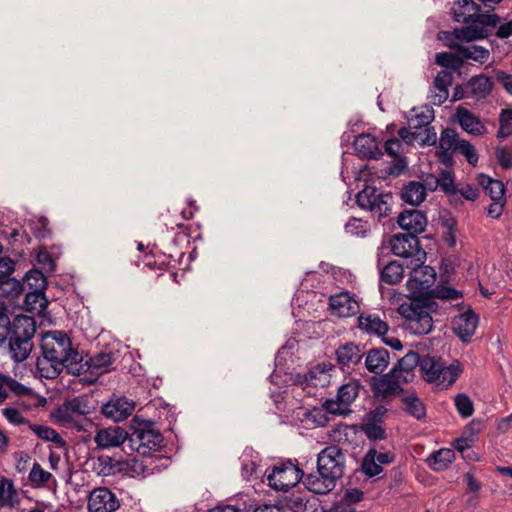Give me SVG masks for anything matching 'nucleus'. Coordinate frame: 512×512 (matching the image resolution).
I'll return each instance as SVG.
<instances>
[{
	"instance_id": "obj_1",
	"label": "nucleus",
	"mask_w": 512,
	"mask_h": 512,
	"mask_svg": "<svg viewBox=\"0 0 512 512\" xmlns=\"http://www.w3.org/2000/svg\"><path fill=\"white\" fill-rule=\"evenodd\" d=\"M41 356L36 362L42 378L55 379L63 369L72 375H81V354L73 348L72 341L63 331H51L41 338Z\"/></svg>"
},
{
	"instance_id": "obj_2",
	"label": "nucleus",
	"mask_w": 512,
	"mask_h": 512,
	"mask_svg": "<svg viewBox=\"0 0 512 512\" xmlns=\"http://www.w3.org/2000/svg\"><path fill=\"white\" fill-rule=\"evenodd\" d=\"M437 304L429 298H414L403 302L398 313L405 319V328L415 335L428 334L433 328L431 313Z\"/></svg>"
},
{
	"instance_id": "obj_3",
	"label": "nucleus",
	"mask_w": 512,
	"mask_h": 512,
	"mask_svg": "<svg viewBox=\"0 0 512 512\" xmlns=\"http://www.w3.org/2000/svg\"><path fill=\"white\" fill-rule=\"evenodd\" d=\"M36 333L35 320L26 315H17L12 320L9 333V354L15 362L26 360L33 348L32 338Z\"/></svg>"
},
{
	"instance_id": "obj_4",
	"label": "nucleus",
	"mask_w": 512,
	"mask_h": 512,
	"mask_svg": "<svg viewBox=\"0 0 512 512\" xmlns=\"http://www.w3.org/2000/svg\"><path fill=\"white\" fill-rule=\"evenodd\" d=\"M434 119V110L429 105H423L411 109L408 117V128H401L399 136L407 143H412L421 136L418 130L424 129L425 137H421L422 144H435L436 132L434 129L429 128L430 123Z\"/></svg>"
},
{
	"instance_id": "obj_5",
	"label": "nucleus",
	"mask_w": 512,
	"mask_h": 512,
	"mask_svg": "<svg viewBox=\"0 0 512 512\" xmlns=\"http://www.w3.org/2000/svg\"><path fill=\"white\" fill-rule=\"evenodd\" d=\"M265 475L268 485L277 491H287L300 481L303 482V471L290 460L274 465L267 469Z\"/></svg>"
},
{
	"instance_id": "obj_6",
	"label": "nucleus",
	"mask_w": 512,
	"mask_h": 512,
	"mask_svg": "<svg viewBox=\"0 0 512 512\" xmlns=\"http://www.w3.org/2000/svg\"><path fill=\"white\" fill-rule=\"evenodd\" d=\"M360 208L373 213L380 221L391 212L392 195L378 192L374 187L366 186L356 196Z\"/></svg>"
},
{
	"instance_id": "obj_7",
	"label": "nucleus",
	"mask_w": 512,
	"mask_h": 512,
	"mask_svg": "<svg viewBox=\"0 0 512 512\" xmlns=\"http://www.w3.org/2000/svg\"><path fill=\"white\" fill-rule=\"evenodd\" d=\"M500 21V17L496 14L483 15L474 18L472 22L465 26L456 28L460 43H470L473 41L485 39L489 35L488 28H496Z\"/></svg>"
},
{
	"instance_id": "obj_8",
	"label": "nucleus",
	"mask_w": 512,
	"mask_h": 512,
	"mask_svg": "<svg viewBox=\"0 0 512 512\" xmlns=\"http://www.w3.org/2000/svg\"><path fill=\"white\" fill-rule=\"evenodd\" d=\"M391 252L404 259L405 264L409 260L420 261L424 250L420 247L417 236L410 234H395L390 239Z\"/></svg>"
},
{
	"instance_id": "obj_9",
	"label": "nucleus",
	"mask_w": 512,
	"mask_h": 512,
	"mask_svg": "<svg viewBox=\"0 0 512 512\" xmlns=\"http://www.w3.org/2000/svg\"><path fill=\"white\" fill-rule=\"evenodd\" d=\"M163 437L160 433L148 428H136L128 438V446L132 451L146 455L152 450L161 447Z\"/></svg>"
},
{
	"instance_id": "obj_10",
	"label": "nucleus",
	"mask_w": 512,
	"mask_h": 512,
	"mask_svg": "<svg viewBox=\"0 0 512 512\" xmlns=\"http://www.w3.org/2000/svg\"><path fill=\"white\" fill-rule=\"evenodd\" d=\"M317 468L340 479L345 471V455L342 449L331 445L321 450L317 456Z\"/></svg>"
},
{
	"instance_id": "obj_11",
	"label": "nucleus",
	"mask_w": 512,
	"mask_h": 512,
	"mask_svg": "<svg viewBox=\"0 0 512 512\" xmlns=\"http://www.w3.org/2000/svg\"><path fill=\"white\" fill-rule=\"evenodd\" d=\"M426 260V252H424L423 258L420 261L409 260L405 264L407 269H410V278L408 284L420 291L428 290L434 283L436 272L434 268L424 265Z\"/></svg>"
},
{
	"instance_id": "obj_12",
	"label": "nucleus",
	"mask_w": 512,
	"mask_h": 512,
	"mask_svg": "<svg viewBox=\"0 0 512 512\" xmlns=\"http://www.w3.org/2000/svg\"><path fill=\"white\" fill-rule=\"evenodd\" d=\"M360 383L350 380L338 388L336 399H328L324 403L325 409L332 414H343L348 406L357 398Z\"/></svg>"
},
{
	"instance_id": "obj_13",
	"label": "nucleus",
	"mask_w": 512,
	"mask_h": 512,
	"mask_svg": "<svg viewBox=\"0 0 512 512\" xmlns=\"http://www.w3.org/2000/svg\"><path fill=\"white\" fill-rule=\"evenodd\" d=\"M119 507V499L105 487L94 489L88 499L89 512H115Z\"/></svg>"
},
{
	"instance_id": "obj_14",
	"label": "nucleus",
	"mask_w": 512,
	"mask_h": 512,
	"mask_svg": "<svg viewBox=\"0 0 512 512\" xmlns=\"http://www.w3.org/2000/svg\"><path fill=\"white\" fill-rule=\"evenodd\" d=\"M402 378H398L397 371L391 370L388 374L373 378L372 388L377 397L389 398L402 392Z\"/></svg>"
},
{
	"instance_id": "obj_15",
	"label": "nucleus",
	"mask_w": 512,
	"mask_h": 512,
	"mask_svg": "<svg viewBox=\"0 0 512 512\" xmlns=\"http://www.w3.org/2000/svg\"><path fill=\"white\" fill-rule=\"evenodd\" d=\"M113 363L114 354L112 352H99L91 357L81 354L80 364L83 365L81 374L91 372L92 374L102 375L112 370Z\"/></svg>"
},
{
	"instance_id": "obj_16",
	"label": "nucleus",
	"mask_w": 512,
	"mask_h": 512,
	"mask_svg": "<svg viewBox=\"0 0 512 512\" xmlns=\"http://www.w3.org/2000/svg\"><path fill=\"white\" fill-rule=\"evenodd\" d=\"M337 480H339V478L325 471H319L318 469L315 473H311L306 476L303 475V484L305 487L309 491L320 495H324L332 491L336 486Z\"/></svg>"
},
{
	"instance_id": "obj_17",
	"label": "nucleus",
	"mask_w": 512,
	"mask_h": 512,
	"mask_svg": "<svg viewBox=\"0 0 512 512\" xmlns=\"http://www.w3.org/2000/svg\"><path fill=\"white\" fill-rule=\"evenodd\" d=\"M461 139H459L457 132L454 129L447 128L441 132L437 157L441 163L446 166L453 164V153L457 150Z\"/></svg>"
},
{
	"instance_id": "obj_18",
	"label": "nucleus",
	"mask_w": 512,
	"mask_h": 512,
	"mask_svg": "<svg viewBox=\"0 0 512 512\" xmlns=\"http://www.w3.org/2000/svg\"><path fill=\"white\" fill-rule=\"evenodd\" d=\"M133 410L134 402L125 397L112 398L102 406L103 415L114 422L127 419L132 414Z\"/></svg>"
},
{
	"instance_id": "obj_19",
	"label": "nucleus",
	"mask_w": 512,
	"mask_h": 512,
	"mask_svg": "<svg viewBox=\"0 0 512 512\" xmlns=\"http://www.w3.org/2000/svg\"><path fill=\"white\" fill-rule=\"evenodd\" d=\"M128 433L121 427L102 428L97 431L94 441L101 449L119 447L128 441Z\"/></svg>"
},
{
	"instance_id": "obj_20",
	"label": "nucleus",
	"mask_w": 512,
	"mask_h": 512,
	"mask_svg": "<svg viewBox=\"0 0 512 512\" xmlns=\"http://www.w3.org/2000/svg\"><path fill=\"white\" fill-rule=\"evenodd\" d=\"M477 326L478 317L472 311L455 316L452 320V330L463 342L470 341Z\"/></svg>"
},
{
	"instance_id": "obj_21",
	"label": "nucleus",
	"mask_w": 512,
	"mask_h": 512,
	"mask_svg": "<svg viewBox=\"0 0 512 512\" xmlns=\"http://www.w3.org/2000/svg\"><path fill=\"white\" fill-rule=\"evenodd\" d=\"M397 222L399 226L410 235L416 236L425 230L427 225L426 215L416 209L404 210L399 214Z\"/></svg>"
},
{
	"instance_id": "obj_22",
	"label": "nucleus",
	"mask_w": 512,
	"mask_h": 512,
	"mask_svg": "<svg viewBox=\"0 0 512 512\" xmlns=\"http://www.w3.org/2000/svg\"><path fill=\"white\" fill-rule=\"evenodd\" d=\"M329 305L332 312L339 317H350L359 311L358 302L347 292L331 296Z\"/></svg>"
},
{
	"instance_id": "obj_23",
	"label": "nucleus",
	"mask_w": 512,
	"mask_h": 512,
	"mask_svg": "<svg viewBox=\"0 0 512 512\" xmlns=\"http://www.w3.org/2000/svg\"><path fill=\"white\" fill-rule=\"evenodd\" d=\"M354 149L361 158L378 159L382 156L378 140L370 134H360L354 140Z\"/></svg>"
},
{
	"instance_id": "obj_24",
	"label": "nucleus",
	"mask_w": 512,
	"mask_h": 512,
	"mask_svg": "<svg viewBox=\"0 0 512 512\" xmlns=\"http://www.w3.org/2000/svg\"><path fill=\"white\" fill-rule=\"evenodd\" d=\"M480 12L481 7L473 0H458L452 7L454 21L464 24L472 22L474 18L483 16L484 14Z\"/></svg>"
},
{
	"instance_id": "obj_25",
	"label": "nucleus",
	"mask_w": 512,
	"mask_h": 512,
	"mask_svg": "<svg viewBox=\"0 0 512 512\" xmlns=\"http://www.w3.org/2000/svg\"><path fill=\"white\" fill-rule=\"evenodd\" d=\"M457 118L461 128L471 135L481 136L487 132L485 125L465 108L457 109Z\"/></svg>"
},
{
	"instance_id": "obj_26",
	"label": "nucleus",
	"mask_w": 512,
	"mask_h": 512,
	"mask_svg": "<svg viewBox=\"0 0 512 512\" xmlns=\"http://www.w3.org/2000/svg\"><path fill=\"white\" fill-rule=\"evenodd\" d=\"M358 327L369 334L384 336L389 326L377 314L366 313L358 317Z\"/></svg>"
},
{
	"instance_id": "obj_27",
	"label": "nucleus",
	"mask_w": 512,
	"mask_h": 512,
	"mask_svg": "<svg viewBox=\"0 0 512 512\" xmlns=\"http://www.w3.org/2000/svg\"><path fill=\"white\" fill-rule=\"evenodd\" d=\"M421 358L416 352H409L398 361L397 366L392 368V370H396L398 378H402V381L407 383L414 376L413 370L417 365L420 366Z\"/></svg>"
},
{
	"instance_id": "obj_28",
	"label": "nucleus",
	"mask_w": 512,
	"mask_h": 512,
	"mask_svg": "<svg viewBox=\"0 0 512 512\" xmlns=\"http://www.w3.org/2000/svg\"><path fill=\"white\" fill-rule=\"evenodd\" d=\"M427 193L419 181H410L403 185L400 191V197L406 204L412 206L420 205L426 199Z\"/></svg>"
},
{
	"instance_id": "obj_29",
	"label": "nucleus",
	"mask_w": 512,
	"mask_h": 512,
	"mask_svg": "<svg viewBox=\"0 0 512 512\" xmlns=\"http://www.w3.org/2000/svg\"><path fill=\"white\" fill-rule=\"evenodd\" d=\"M457 59L464 60H473L480 64L485 63L490 57V51L480 45L475 44H461L460 48L456 53Z\"/></svg>"
},
{
	"instance_id": "obj_30",
	"label": "nucleus",
	"mask_w": 512,
	"mask_h": 512,
	"mask_svg": "<svg viewBox=\"0 0 512 512\" xmlns=\"http://www.w3.org/2000/svg\"><path fill=\"white\" fill-rule=\"evenodd\" d=\"M463 371V366L459 360H453L448 366L443 367V371L439 374V380H435L433 384L436 388L443 390L452 386Z\"/></svg>"
},
{
	"instance_id": "obj_31",
	"label": "nucleus",
	"mask_w": 512,
	"mask_h": 512,
	"mask_svg": "<svg viewBox=\"0 0 512 512\" xmlns=\"http://www.w3.org/2000/svg\"><path fill=\"white\" fill-rule=\"evenodd\" d=\"M389 364V352L386 349L370 350L365 359V366L368 371L379 374Z\"/></svg>"
},
{
	"instance_id": "obj_32",
	"label": "nucleus",
	"mask_w": 512,
	"mask_h": 512,
	"mask_svg": "<svg viewBox=\"0 0 512 512\" xmlns=\"http://www.w3.org/2000/svg\"><path fill=\"white\" fill-rule=\"evenodd\" d=\"M338 363L344 367H350L360 362L362 358L361 350L354 343H346L336 350Z\"/></svg>"
},
{
	"instance_id": "obj_33",
	"label": "nucleus",
	"mask_w": 512,
	"mask_h": 512,
	"mask_svg": "<svg viewBox=\"0 0 512 512\" xmlns=\"http://www.w3.org/2000/svg\"><path fill=\"white\" fill-rule=\"evenodd\" d=\"M444 366L445 364L435 357L425 355L421 358L420 370L423 374V378L429 383L439 380V374L443 371Z\"/></svg>"
},
{
	"instance_id": "obj_34",
	"label": "nucleus",
	"mask_w": 512,
	"mask_h": 512,
	"mask_svg": "<svg viewBox=\"0 0 512 512\" xmlns=\"http://www.w3.org/2000/svg\"><path fill=\"white\" fill-rule=\"evenodd\" d=\"M241 473L246 480L259 476V457L252 449H246L241 457Z\"/></svg>"
},
{
	"instance_id": "obj_35",
	"label": "nucleus",
	"mask_w": 512,
	"mask_h": 512,
	"mask_svg": "<svg viewBox=\"0 0 512 512\" xmlns=\"http://www.w3.org/2000/svg\"><path fill=\"white\" fill-rule=\"evenodd\" d=\"M492 86L491 78L483 74L472 77L468 82V87L477 100L486 98L490 94Z\"/></svg>"
},
{
	"instance_id": "obj_36",
	"label": "nucleus",
	"mask_w": 512,
	"mask_h": 512,
	"mask_svg": "<svg viewBox=\"0 0 512 512\" xmlns=\"http://www.w3.org/2000/svg\"><path fill=\"white\" fill-rule=\"evenodd\" d=\"M404 266L405 262L400 264L397 261H390L381 269L380 280L389 285L399 283L404 276Z\"/></svg>"
},
{
	"instance_id": "obj_37",
	"label": "nucleus",
	"mask_w": 512,
	"mask_h": 512,
	"mask_svg": "<svg viewBox=\"0 0 512 512\" xmlns=\"http://www.w3.org/2000/svg\"><path fill=\"white\" fill-rule=\"evenodd\" d=\"M477 179L479 185L484 188L493 201L503 200L505 190L501 181L494 180L485 174H479Z\"/></svg>"
},
{
	"instance_id": "obj_38",
	"label": "nucleus",
	"mask_w": 512,
	"mask_h": 512,
	"mask_svg": "<svg viewBox=\"0 0 512 512\" xmlns=\"http://www.w3.org/2000/svg\"><path fill=\"white\" fill-rule=\"evenodd\" d=\"M377 450L375 447L370 448L361 463L362 472L368 477H374L382 473L383 468L377 462Z\"/></svg>"
},
{
	"instance_id": "obj_39",
	"label": "nucleus",
	"mask_w": 512,
	"mask_h": 512,
	"mask_svg": "<svg viewBox=\"0 0 512 512\" xmlns=\"http://www.w3.org/2000/svg\"><path fill=\"white\" fill-rule=\"evenodd\" d=\"M331 367L327 364H318L317 366L311 368L307 375L306 381L313 386H322L324 387L327 383H329V370Z\"/></svg>"
},
{
	"instance_id": "obj_40",
	"label": "nucleus",
	"mask_w": 512,
	"mask_h": 512,
	"mask_svg": "<svg viewBox=\"0 0 512 512\" xmlns=\"http://www.w3.org/2000/svg\"><path fill=\"white\" fill-rule=\"evenodd\" d=\"M25 306L30 311H44L48 306L44 290H28L25 295Z\"/></svg>"
},
{
	"instance_id": "obj_41",
	"label": "nucleus",
	"mask_w": 512,
	"mask_h": 512,
	"mask_svg": "<svg viewBox=\"0 0 512 512\" xmlns=\"http://www.w3.org/2000/svg\"><path fill=\"white\" fill-rule=\"evenodd\" d=\"M455 455L451 449H440L431 454L429 464L435 471L445 470L454 460Z\"/></svg>"
},
{
	"instance_id": "obj_42",
	"label": "nucleus",
	"mask_w": 512,
	"mask_h": 512,
	"mask_svg": "<svg viewBox=\"0 0 512 512\" xmlns=\"http://www.w3.org/2000/svg\"><path fill=\"white\" fill-rule=\"evenodd\" d=\"M406 412L416 418L417 420H423L426 418V407L424 403L416 395H407L403 399Z\"/></svg>"
},
{
	"instance_id": "obj_43",
	"label": "nucleus",
	"mask_w": 512,
	"mask_h": 512,
	"mask_svg": "<svg viewBox=\"0 0 512 512\" xmlns=\"http://www.w3.org/2000/svg\"><path fill=\"white\" fill-rule=\"evenodd\" d=\"M47 285V279L45 275L39 270H31L29 271L22 283L23 290L27 288L28 290H45Z\"/></svg>"
},
{
	"instance_id": "obj_44",
	"label": "nucleus",
	"mask_w": 512,
	"mask_h": 512,
	"mask_svg": "<svg viewBox=\"0 0 512 512\" xmlns=\"http://www.w3.org/2000/svg\"><path fill=\"white\" fill-rule=\"evenodd\" d=\"M16 496V491L12 481L3 478L0 482V507L14 506Z\"/></svg>"
},
{
	"instance_id": "obj_45",
	"label": "nucleus",
	"mask_w": 512,
	"mask_h": 512,
	"mask_svg": "<svg viewBox=\"0 0 512 512\" xmlns=\"http://www.w3.org/2000/svg\"><path fill=\"white\" fill-rule=\"evenodd\" d=\"M345 232L350 236L366 237L370 232V224L360 218H350L345 224Z\"/></svg>"
},
{
	"instance_id": "obj_46",
	"label": "nucleus",
	"mask_w": 512,
	"mask_h": 512,
	"mask_svg": "<svg viewBox=\"0 0 512 512\" xmlns=\"http://www.w3.org/2000/svg\"><path fill=\"white\" fill-rule=\"evenodd\" d=\"M31 430L41 439L45 441H51L59 446L65 444L62 437L53 428L45 425H31Z\"/></svg>"
},
{
	"instance_id": "obj_47",
	"label": "nucleus",
	"mask_w": 512,
	"mask_h": 512,
	"mask_svg": "<svg viewBox=\"0 0 512 512\" xmlns=\"http://www.w3.org/2000/svg\"><path fill=\"white\" fill-rule=\"evenodd\" d=\"M439 187L451 199L456 198V185L454 184L453 172L449 169L442 170L438 177Z\"/></svg>"
},
{
	"instance_id": "obj_48",
	"label": "nucleus",
	"mask_w": 512,
	"mask_h": 512,
	"mask_svg": "<svg viewBox=\"0 0 512 512\" xmlns=\"http://www.w3.org/2000/svg\"><path fill=\"white\" fill-rule=\"evenodd\" d=\"M455 407L463 418L470 417L474 412V405L472 400L466 394L460 393L455 396Z\"/></svg>"
},
{
	"instance_id": "obj_49",
	"label": "nucleus",
	"mask_w": 512,
	"mask_h": 512,
	"mask_svg": "<svg viewBox=\"0 0 512 512\" xmlns=\"http://www.w3.org/2000/svg\"><path fill=\"white\" fill-rule=\"evenodd\" d=\"M51 478L52 474L44 470L38 462H35L33 464L32 469L29 473V481L34 486L45 485Z\"/></svg>"
},
{
	"instance_id": "obj_50",
	"label": "nucleus",
	"mask_w": 512,
	"mask_h": 512,
	"mask_svg": "<svg viewBox=\"0 0 512 512\" xmlns=\"http://www.w3.org/2000/svg\"><path fill=\"white\" fill-rule=\"evenodd\" d=\"M500 127L497 132V138L504 140L512 136V110H503L499 118Z\"/></svg>"
},
{
	"instance_id": "obj_51",
	"label": "nucleus",
	"mask_w": 512,
	"mask_h": 512,
	"mask_svg": "<svg viewBox=\"0 0 512 512\" xmlns=\"http://www.w3.org/2000/svg\"><path fill=\"white\" fill-rule=\"evenodd\" d=\"M11 330L12 321L8 316L7 307L2 303L0 305V346L6 342Z\"/></svg>"
},
{
	"instance_id": "obj_52",
	"label": "nucleus",
	"mask_w": 512,
	"mask_h": 512,
	"mask_svg": "<svg viewBox=\"0 0 512 512\" xmlns=\"http://www.w3.org/2000/svg\"><path fill=\"white\" fill-rule=\"evenodd\" d=\"M48 219L44 216L35 217L30 220L29 226L35 237L42 239L49 235Z\"/></svg>"
},
{
	"instance_id": "obj_53",
	"label": "nucleus",
	"mask_w": 512,
	"mask_h": 512,
	"mask_svg": "<svg viewBox=\"0 0 512 512\" xmlns=\"http://www.w3.org/2000/svg\"><path fill=\"white\" fill-rule=\"evenodd\" d=\"M456 152L462 154L467 159L468 163L472 166H476L478 163V153L475 147L467 140L461 139L459 145H457Z\"/></svg>"
},
{
	"instance_id": "obj_54",
	"label": "nucleus",
	"mask_w": 512,
	"mask_h": 512,
	"mask_svg": "<svg viewBox=\"0 0 512 512\" xmlns=\"http://www.w3.org/2000/svg\"><path fill=\"white\" fill-rule=\"evenodd\" d=\"M66 408L68 411L79 415L89 414L91 411V407L88 404V401L84 397H75L72 400L68 401L66 404Z\"/></svg>"
},
{
	"instance_id": "obj_55",
	"label": "nucleus",
	"mask_w": 512,
	"mask_h": 512,
	"mask_svg": "<svg viewBox=\"0 0 512 512\" xmlns=\"http://www.w3.org/2000/svg\"><path fill=\"white\" fill-rule=\"evenodd\" d=\"M432 295L440 300H457L462 297V293L454 288L446 286H437Z\"/></svg>"
},
{
	"instance_id": "obj_56",
	"label": "nucleus",
	"mask_w": 512,
	"mask_h": 512,
	"mask_svg": "<svg viewBox=\"0 0 512 512\" xmlns=\"http://www.w3.org/2000/svg\"><path fill=\"white\" fill-rule=\"evenodd\" d=\"M495 156L498 164L503 169L512 168V150L505 146H498L495 148Z\"/></svg>"
},
{
	"instance_id": "obj_57",
	"label": "nucleus",
	"mask_w": 512,
	"mask_h": 512,
	"mask_svg": "<svg viewBox=\"0 0 512 512\" xmlns=\"http://www.w3.org/2000/svg\"><path fill=\"white\" fill-rule=\"evenodd\" d=\"M438 39L441 40L447 47L454 50L456 53L461 44L456 33V28L452 31H441L438 34Z\"/></svg>"
},
{
	"instance_id": "obj_58",
	"label": "nucleus",
	"mask_w": 512,
	"mask_h": 512,
	"mask_svg": "<svg viewBox=\"0 0 512 512\" xmlns=\"http://www.w3.org/2000/svg\"><path fill=\"white\" fill-rule=\"evenodd\" d=\"M457 195H460L466 200L475 201L479 196V190L471 184H458L456 185V196Z\"/></svg>"
},
{
	"instance_id": "obj_59",
	"label": "nucleus",
	"mask_w": 512,
	"mask_h": 512,
	"mask_svg": "<svg viewBox=\"0 0 512 512\" xmlns=\"http://www.w3.org/2000/svg\"><path fill=\"white\" fill-rule=\"evenodd\" d=\"M453 75L448 70H441L438 72L434 79L433 88L434 89H443L448 90L449 86L452 84Z\"/></svg>"
},
{
	"instance_id": "obj_60",
	"label": "nucleus",
	"mask_w": 512,
	"mask_h": 512,
	"mask_svg": "<svg viewBox=\"0 0 512 512\" xmlns=\"http://www.w3.org/2000/svg\"><path fill=\"white\" fill-rule=\"evenodd\" d=\"M364 433L370 440H382L386 437L384 428L375 423L365 424Z\"/></svg>"
},
{
	"instance_id": "obj_61",
	"label": "nucleus",
	"mask_w": 512,
	"mask_h": 512,
	"mask_svg": "<svg viewBox=\"0 0 512 512\" xmlns=\"http://www.w3.org/2000/svg\"><path fill=\"white\" fill-rule=\"evenodd\" d=\"M4 379V384L7 386V390L15 393L16 395H26L29 392V388L19 383L17 380L10 376H6Z\"/></svg>"
},
{
	"instance_id": "obj_62",
	"label": "nucleus",
	"mask_w": 512,
	"mask_h": 512,
	"mask_svg": "<svg viewBox=\"0 0 512 512\" xmlns=\"http://www.w3.org/2000/svg\"><path fill=\"white\" fill-rule=\"evenodd\" d=\"M3 415L10 423L13 424H21L24 423L25 421V418L22 415V413L18 409L13 407L4 408Z\"/></svg>"
},
{
	"instance_id": "obj_63",
	"label": "nucleus",
	"mask_w": 512,
	"mask_h": 512,
	"mask_svg": "<svg viewBox=\"0 0 512 512\" xmlns=\"http://www.w3.org/2000/svg\"><path fill=\"white\" fill-rule=\"evenodd\" d=\"M481 429L482 422L473 420L465 427L462 435L467 436L474 443Z\"/></svg>"
},
{
	"instance_id": "obj_64",
	"label": "nucleus",
	"mask_w": 512,
	"mask_h": 512,
	"mask_svg": "<svg viewBox=\"0 0 512 512\" xmlns=\"http://www.w3.org/2000/svg\"><path fill=\"white\" fill-rule=\"evenodd\" d=\"M287 506L293 512H305L306 511V503L303 498L300 496H292L287 500Z\"/></svg>"
}]
</instances>
